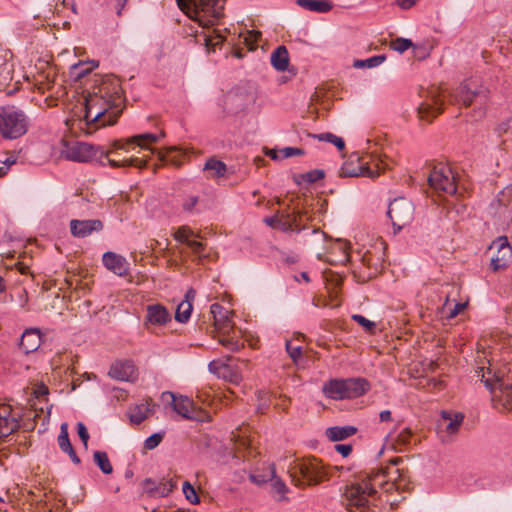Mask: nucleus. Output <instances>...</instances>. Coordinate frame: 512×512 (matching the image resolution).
<instances>
[{
    "label": "nucleus",
    "mask_w": 512,
    "mask_h": 512,
    "mask_svg": "<svg viewBox=\"0 0 512 512\" xmlns=\"http://www.w3.org/2000/svg\"><path fill=\"white\" fill-rule=\"evenodd\" d=\"M17 161V156L11 154L10 156H8L4 161L3 163L5 164L6 167H10L11 165L15 164Z\"/></svg>",
    "instance_id": "nucleus-64"
},
{
    "label": "nucleus",
    "mask_w": 512,
    "mask_h": 512,
    "mask_svg": "<svg viewBox=\"0 0 512 512\" xmlns=\"http://www.w3.org/2000/svg\"><path fill=\"white\" fill-rule=\"evenodd\" d=\"M345 399L357 398L370 390L369 382L364 378L345 379Z\"/></svg>",
    "instance_id": "nucleus-25"
},
{
    "label": "nucleus",
    "mask_w": 512,
    "mask_h": 512,
    "mask_svg": "<svg viewBox=\"0 0 512 512\" xmlns=\"http://www.w3.org/2000/svg\"><path fill=\"white\" fill-rule=\"evenodd\" d=\"M248 96L243 92L228 93L224 98V110L228 114H237L248 106Z\"/></svg>",
    "instance_id": "nucleus-24"
},
{
    "label": "nucleus",
    "mask_w": 512,
    "mask_h": 512,
    "mask_svg": "<svg viewBox=\"0 0 512 512\" xmlns=\"http://www.w3.org/2000/svg\"><path fill=\"white\" fill-rule=\"evenodd\" d=\"M490 250H496L492 256L490 267L494 272L505 270L512 261V247L507 237L501 236L495 239L489 247Z\"/></svg>",
    "instance_id": "nucleus-12"
},
{
    "label": "nucleus",
    "mask_w": 512,
    "mask_h": 512,
    "mask_svg": "<svg viewBox=\"0 0 512 512\" xmlns=\"http://www.w3.org/2000/svg\"><path fill=\"white\" fill-rule=\"evenodd\" d=\"M345 379H331L323 385V393L334 400L345 399Z\"/></svg>",
    "instance_id": "nucleus-29"
},
{
    "label": "nucleus",
    "mask_w": 512,
    "mask_h": 512,
    "mask_svg": "<svg viewBox=\"0 0 512 512\" xmlns=\"http://www.w3.org/2000/svg\"><path fill=\"white\" fill-rule=\"evenodd\" d=\"M417 1L418 0H397V3L402 9H410Z\"/></svg>",
    "instance_id": "nucleus-61"
},
{
    "label": "nucleus",
    "mask_w": 512,
    "mask_h": 512,
    "mask_svg": "<svg viewBox=\"0 0 512 512\" xmlns=\"http://www.w3.org/2000/svg\"><path fill=\"white\" fill-rule=\"evenodd\" d=\"M273 489L279 494H285L287 492L286 484L280 478H274L273 480Z\"/></svg>",
    "instance_id": "nucleus-57"
},
{
    "label": "nucleus",
    "mask_w": 512,
    "mask_h": 512,
    "mask_svg": "<svg viewBox=\"0 0 512 512\" xmlns=\"http://www.w3.org/2000/svg\"><path fill=\"white\" fill-rule=\"evenodd\" d=\"M286 350L294 362H297L301 357L302 348L300 346H293L291 341H286Z\"/></svg>",
    "instance_id": "nucleus-50"
},
{
    "label": "nucleus",
    "mask_w": 512,
    "mask_h": 512,
    "mask_svg": "<svg viewBox=\"0 0 512 512\" xmlns=\"http://www.w3.org/2000/svg\"><path fill=\"white\" fill-rule=\"evenodd\" d=\"M335 450L340 453L343 457H347L352 452V446L350 444H336Z\"/></svg>",
    "instance_id": "nucleus-59"
},
{
    "label": "nucleus",
    "mask_w": 512,
    "mask_h": 512,
    "mask_svg": "<svg viewBox=\"0 0 512 512\" xmlns=\"http://www.w3.org/2000/svg\"><path fill=\"white\" fill-rule=\"evenodd\" d=\"M97 93L107 98L117 108H120L124 102V91L120 80L114 75H106L103 78Z\"/></svg>",
    "instance_id": "nucleus-14"
},
{
    "label": "nucleus",
    "mask_w": 512,
    "mask_h": 512,
    "mask_svg": "<svg viewBox=\"0 0 512 512\" xmlns=\"http://www.w3.org/2000/svg\"><path fill=\"white\" fill-rule=\"evenodd\" d=\"M62 154L66 159L76 162L101 161L102 159H107L109 165L113 168L129 166L143 168L147 164L145 160L137 157L121 160L110 158L111 154H115L114 150H105L101 146H94L79 141H63Z\"/></svg>",
    "instance_id": "nucleus-2"
},
{
    "label": "nucleus",
    "mask_w": 512,
    "mask_h": 512,
    "mask_svg": "<svg viewBox=\"0 0 512 512\" xmlns=\"http://www.w3.org/2000/svg\"><path fill=\"white\" fill-rule=\"evenodd\" d=\"M498 203L504 208L503 214L512 218V188H504L498 195Z\"/></svg>",
    "instance_id": "nucleus-39"
},
{
    "label": "nucleus",
    "mask_w": 512,
    "mask_h": 512,
    "mask_svg": "<svg viewBox=\"0 0 512 512\" xmlns=\"http://www.w3.org/2000/svg\"><path fill=\"white\" fill-rule=\"evenodd\" d=\"M204 170L211 171V177L220 178L225 175L227 171V166L223 161L211 157L206 161L204 165Z\"/></svg>",
    "instance_id": "nucleus-38"
},
{
    "label": "nucleus",
    "mask_w": 512,
    "mask_h": 512,
    "mask_svg": "<svg viewBox=\"0 0 512 512\" xmlns=\"http://www.w3.org/2000/svg\"><path fill=\"white\" fill-rule=\"evenodd\" d=\"M210 314L213 318L214 327L217 333L233 332L234 323L231 317L233 312L225 309L219 303H214L210 307Z\"/></svg>",
    "instance_id": "nucleus-17"
},
{
    "label": "nucleus",
    "mask_w": 512,
    "mask_h": 512,
    "mask_svg": "<svg viewBox=\"0 0 512 512\" xmlns=\"http://www.w3.org/2000/svg\"><path fill=\"white\" fill-rule=\"evenodd\" d=\"M419 96L422 101L417 108V112L421 120L431 122L443 112L444 95L441 87L432 85L428 88H423Z\"/></svg>",
    "instance_id": "nucleus-8"
},
{
    "label": "nucleus",
    "mask_w": 512,
    "mask_h": 512,
    "mask_svg": "<svg viewBox=\"0 0 512 512\" xmlns=\"http://www.w3.org/2000/svg\"><path fill=\"white\" fill-rule=\"evenodd\" d=\"M281 154V159L289 158L293 156H301L304 154V150L301 148L295 147H285L279 151Z\"/></svg>",
    "instance_id": "nucleus-51"
},
{
    "label": "nucleus",
    "mask_w": 512,
    "mask_h": 512,
    "mask_svg": "<svg viewBox=\"0 0 512 512\" xmlns=\"http://www.w3.org/2000/svg\"><path fill=\"white\" fill-rule=\"evenodd\" d=\"M429 186L439 195H455L457 184L452 170L446 166H435L428 176Z\"/></svg>",
    "instance_id": "nucleus-10"
},
{
    "label": "nucleus",
    "mask_w": 512,
    "mask_h": 512,
    "mask_svg": "<svg viewBox=\"0 0 512 512\" xmlns=\"http://www.w3.org/2000/svg\"><path fill=\"white\" fill-rule=\"evenodd\" d=\"M173 238L181 243L186 245L193 255L198 258L203 256V253L206 249V243L198 240L201 236L198 233H195L189 226L183 225L177 228V230L173 233Z\"/></svg>",
    "instance_id": "nucleus-13"
},
{
    "label": "nucleus",
    "mask_w": 512,
    "mask_h": 512,
    "mask_svg": "<svg viewBox=\"0 0 512 512\" xmlns=\"http://www.w3.org/2000/svg\"><path fill=\"white\" fill-rule=\"evenodd\" d=\"M442 423L445 431L450 434L458 433L464 419V415L462 413H452L449 411H442L441 413Z\"/></svg>",
    "instance_id": "nucleus-28"
},
{
    "label": "nucleus",
    "mask_w": 512,
    "mask_h": 512,
    "mask_svg": "<svg viewBox=\"0 0 512 512\" xmlns=\"http://www.w3.org/2000/svg\"><path fill=\"white\" fill-rule=\"evenodd\" d=\"M84 108L86 123H99L100 126L113 125L122 113L121 108L115 107L107 98L97 92L88 94L85 98Z\"/></svg>",
    "instance_id": "nucleus-5"
},
{
    "label": "nucleus",
    "mask_w": 512,
    "mask_h": 512,
    "mask_svg": "<svg viewBox=\"0 0 512 512\" xmlns=\"http://www.w3.org/2000/svg\"><path fill=\"white\" fill-rule=\"evenodd\" d=\"M223 41H224V38L219 33H217L215 35H210V36L206 37V39H205V43L208 48L220 45L223 43Z\"/></svg>",
    "instance_id": "nucleus-54"
},
{
    "label": "nucleus",
    "mask_w": 512,
    "mask_h": 512,
    "mask_svg": "<svg viewBox=\"0 0 512 512\" xmlns=\"http://www.w3.org/2000/svg\"><path fill=\"white\" fill-rule=\"evenodd\" d=\"M41 345V334L38 329H27L21 336L19 346L26 353L36 351Z\"/></svg>",
    "instance_id": "nucleus-26"
},
{
    "label": "nucleus",
    "mask_w": 512,
    "mask_h": 512,
    "mask_svg": "<svg viewBox=\"0 0 512 512\" xmlns=\"http://www.w3.org/2000/svg\"><path fill=\"white\" fill-rule=\"evenodd\" d=\"M218 342L230 352H237L244 347V343L236 336L235 331L229 333H217Z\"/></svg>",
    "instance_id": "nucleus-33"
},
{
    "label": "nucleus",
    "mask_w": 512,
    "mask_h": 512,
    "mask_svg": "<svg viewBox=\"0 0 512 512\" xmlns=\"http://www.w3.org/2000/svg\"><path fill=\"white\" fill-rule=\"evenodd\" d=\"M158 158L162 162L170 163L176 167H179L182 162L179 159L181 155L180 149L176 146L167 147L164 150L157 151Z\"/></svg>",
    "instance_id": "nucleus-37"
},
{
    "label": "nucleus",
    "mask_w": 512,
    "mask_h": 512,
    "mask_svg": "<svg viewBox=\"0 0 512 512\" xmlns=\"http://www.w3.org/2000/svg\"><path fill=\"white\" fill-rule=\"evenodd\" d=\"M19 427V422L16 418L10 417V411L4 408L0 412V438H5L15 432Z\"/></svg>",
    "instance_id": "nucleus-31"
},
{
    "label": "nucleus",
    "mask_w": 512,
    "mask_h": 512,
    "mask_svg": "<svg viewBox=\"0 0 512 512\" xmlns=\"http://www.w3.org/2000/svg\"><path fill=\"white\" fill-rule=\"evenodd\" d=\"M193 306L192 303L189 301H182L177 306L176 312H175V319L176 321L180 323H186L192 313Z\"/></svg>",
    "instance_id": "nucleus-41"
},
{
    "label": "nucleus",
    "mask_w": 512,
    "mask_h": 512,
    "mask_svg": "<svg viewBox=\"0 0 512 512\" xmlns=\"http://www.w3.org/2000/svg\"><path fill=\"white\" fill-rule=\"evenodd\" d=\"M172 321V316L167 308L162 304H150L146 307L144 326L152 331L154 327H162Z\"/></svg>",
    "instance_id": "nucleus-15"
},
{
    "label": "nucleus",
    "mask_w": 512,
    "mask_h": 512,
    "mask_svg": "<svg viewBox=\"0 0 512 512\" xmlns=\"http://www.w3.org/2000/svg\"><path fill=\"white\" fill-rule=\"evenodd\" d=\"M93 458L95 464L104 474H111L113 472L112 464L106 452L96 451L94 452Z\"/></svg>",
    "instance_id": "nucleus-40"
},
{
    "label": "nucleus",
    "mask_w": 512,
    "mask_h": 512,
    "mask_svg": "<svg viewBox=\"0 0 512 512\" xmlns=\"http://www.w3.org/2000/svg\"><path fill=\"white\" fill-rule=\"evenodd\" d=\"M134 374V365L130 362L116 363L111 366L109 375L121 381H128Z\"/></svg>",
    "instance_id": "nucleus-32"
},
{
    "label": "nucleus",
    "mask_w": 512,
    "mask_h": 512,
    "mask_svg": "<svg viewBox=\"0 0 512 512\" xmlns=\"http://www.w3.org/2000/svg\"><path fill=\"white\" fill-rule=\"evenodd\" d=\"M379 418L381 422H391L392 414L390 410H383L379 414Z\"/></svg>",
    "instance_id": "nucleus-62"
},
{
    "label": "nucleus",
    "mask_w": 512,
    "mask_h": 512,
    "mask_svg": "<svg viewBox=\"0 0 512 512\" xmlns=\"http://www.w3.org/2000/svg\"><path fill=\"white\" fill-rule=\"evenodd\" d=\"M164 433H154L149 436L144 442V448L147 450H152L156 448L163 440Z\"/></svg>",
    "instance_id": "nucleus-47"
},
{
    "label": "nucleus",
    "mask_w": 512,
    "mask_h": 512,
    "mask_svg": "<svg viewBox=\"0 0 512 512\" xmlns=\"http://www.w3.org/2000/svg\"><path fill=\"white\" fill-rule=\"evenodd\" d=\"M386 60L385 55H376L365 59V68H373L382 64Z\"/></svg>",
    "instance_id": "nucleus-53"
},
{
    "label": "nucleus",
    "mask_w": 512,
    "mask_h": 512,
    "mask_svg": "<svg viewBox=\"0 0 512 512\" xmlns=\"http://www.w3.org/2000/svg\"><path fill=\"white\" fill-rule=\"evenodd\" d=\"M179 8L204 27L222 17L226 0H176Z\"/></svg>",
    "instance_id": "nucleus-4"
},
{
    "label": "nucleus",
    "mask_w": 512,
    "mask_h": 512,
    "mask_svg": "<svg viewBox=\"0 0 512 512\" xmlns=\"http://www.w3.org/2000/svg\"><path fill=\"white\" fill-rule=\"evenodd\" d=\"M342 467H326L320 460L312 457L295 461L289 468L292 482L298 487L314 486L322 481L329 480L333 471H338Z\"/></svg>",
    "instance_id": "nucleus-3"
},
{
    "label": "nucleus",
    "mask_w": 512,
    "mask_h": 512,
    "mask_svg": "<svg viewBox=\"0 0 512 512\" xmlns=\"http://www.w3.org/2000/svg\"><path fill=\"white\" fill-rule=\"evenodd\" d=\"M376 170L371 169L370 167L366 166L365 164H353L352 162H346L343 164V166L340 168L339 176L340 177H369L374 178L379 176L380 174V164L377 163Z\"/></svg>",
    "instance_id": "nucleus-21"
},
{
    "label": "nucleus",
    "mask_w": 512,
    "mask_h": 512,
    "mask_svg": "<svg viewBox=\"0 0 512 512\" xmlns=\"http://www.w3.org/2000/svg\"><path fill=\"white\" fill-rule=\"evenodd\" d=\"M412 432L410 429L405 428L396 437L395 444L400 447H404L410 444Z\"/></svg>",
    "instance_id": "nucleus-49"
},
{
    "label": "nucleus",
    "mask_w": 512,
    "mask_h": 512,
    "mask_svg": "<svg viewBox=\"0 0 512 512\" xmlns=\"http://www.w3.org/2000/svg\"><path fill=\"white\" fill-rule=\"evenodd\" d=\"M33 393H34L36 398H41V397L47 396L48 393H49V390H48V387L46 385L41 383L39 385H36V387L34 388V392Z\"/></svg>",
    "instance_id": "nucleus-60"
},
{
    "label": "nucleus",
    "mask_w": 512,
    "mask_h": 512,
    "mask_svg": "<svg viewBox=\"0 0 512 512\" xmlns=\"http://www.w3.org/2000/svg\"><path fill=\"white\" fill-rule=\"evenodd\" d=\"M183 493L190 503L198 504L200 502V498L197 495L195 488L187 481L183 484Z\"/></svg>",
    "instance_id": "nucleus-46"
},
{
    "label": "nucleus",
    "mask_w": 512,
    "mask_h": 512,
    "mask_svg": "<svg viewBox=\"0 0 512 512\" xmlns=\"http://www.w3.org/2000/svg\"><path fill=\"white\" fill-rule=\"evenodd\" d=\"M352 319L370 333H372L376 328V324L374 322L370 321L362 315L354 314L352 315Z\"/></svg>",
    "instance_id": "nucleus-48"
},
{
    "label": "nucleus",
    "mask_w": 512,
    "mask_h": 512,
    "mask_svg": "<svg viewBox=\"0 0 512 512\" xmlns=\"http://www.w3.org/2000/svg\"><path fill=\"white\" fill-rule=\"evenodd\" d=\"M249 478L257 485L264 484L275 478V467L274 465H270L263 474H250Z\"/></svg>",
    "instance_id": "nucleus-43"
},
{
    "label": "nucleus",
    "mask_w": 512,
    "mask_h": 512,
    "mask_svg": "<svg viewBox=\"0 0 512 512\" xmlns=\"http://www.w3.org/2000/svg\"><path fill=\"white\" fill-rule=\"evenodd\" d=\"M296 3L304 9L318 13H326L333 8L328 0H297Z\"/></svg>",
    "instance_id": "nucleus-35"
},
{
    "label": "nucleus",
    "mask_w": 512,
    "mask_h": 512,
    "mask_svg": "<svg viewBox=\"0 0 512 512\" xmlns=\"http://www.w3.org/2000/svg\"><path fill=\"white\" fill-rule=\"evenodd\" d=\"M281 221L282 219L279 218L278 214H275L272 217H266L264 219V222L272 228H281Z\"/></svg>",
    "instance_id": "nucleus-58"
},
{
    "label": "nucleus",
    "mask_w": 512,
    "mask_h": 512,
    "mask_svg": "<svg viewBox=\"0 0 512 512\" xmlns=\"http://www.w3.org/2000/svg\"><path fill=\"white\" fill-rule=\"evenodd\" d=\"M487 93L488 91L485 89L472 90L468 83H462L455 94V100L464 106H469L472 103L482 106L487 102Z\"/></svg>",
    "instance_id": "nucleus-18"
},
{
    "label": "nucleus",
    "mask_w": 512,
    "mask_h": 512,
    "mask_svg": "<svg viewBox=\"0 0 512 512\" xmlns=\"http://www.w3.org/2000/svg\"><path fill=\"white\" fill-rule=\"evenodd\" d=\"M104 266L119 276H126L129 273V263L125 257L114 252H105L102 257Z\"/></svg>",
    "instance_id": "nucleus-22"
},
{
    "label": "nucleus",
    "mask_w": 512,
    "mask_h": 512,
    "mask_svg": "<svg viewBox=\"0 0 512 512\" xmlns=\"http://www.w3.org/2000/svg\"><path fill=\"white\" fill-rule=\"evenodd\" d=\"M142 491L149 497H166L176 487V482L173 479H161L159 482L151 478H146L142 482Z\"/></svg>",
    "instance_id": "nucleus-19"
},
{
    "label": "nucleus",
    "mask_w": 512,
    "mask_h": 512,
    "mask_svg": "<svg viewBox=\"0 0 512 512\" xmlns=\"http://www.w3.org/2000/svg\"><path fill=\"white\" fill-rule=\"evenodd\" d=\"M261 37V32L259 31H249L248 35L245 37L244 41L249 46L250 49H253V45L258 41Z\"/></svg>",
    "instance_id": "nucleus-56"
},
{
    "label": "nucleus",
    "mask_w": 512,
    "mask_h": 512,
    "mask_svg": "<svg viewBox=\"0 0 512 512\" xmlns=\"http://www.w3.org/2000/svg\"><path fill=\"white\" fill-rule=\"evenodd\" d=\"M69 227L73 237L86 238L93 233L101 232L104 228V224L100 219H72L69 223Z\"/></svg>",
    "instance_id": "nucleus-16"
},
{
    "label": "nucleus",
    "mask_w": 512,
    "mask_h": 512,
    "mask_svg": "<svg viewBox=\"0 0 512 512\" xmlns=\"http://www.w3.org/2000/svg\"><path fill=\"white\" fill-rule=\"evenodd\" d=\"M154 403L152 400H146L145 402L135 405L130 409L129 418L134 424H141L150 414L154 412Z\"/></svg>",
    "instance_id": "nucleus-27"
},
{
    "label": "nucleus",
    "mask_w": 512,
    "mask_h": 512,
    "mask_svg": "<svg viewBox=\"0 0 512 512\" xmlns=\"http://www.w3.org/2000/svg\"><path fill=\"white\" fill-rule=\"evenodd\" d=\"M264 152H265V155L269 156L273 160H278V159L281 158V154L279 152H277L276 150H274V149L266 148L264 150Z\"/></svg>",
    "instance_id": "nucleus-63"
},
{
    "label": "nucleus",
    "mask_w": 512,
    "mask_h": 512,
    "mask_svg": "<svg viewBox=\"0 0 512 512\" xmlns=\"http://www.w3.org/2000/svg\"><path fill=\"white\" fill-rule=\"evenodd\" d=\"M390 48L399 53H403L409 48L416 49L413 42L410 39L406 38H396L395 40L391 41Z\"/></svg>",
    "instance_id": "nucleus-45"
},
{
    "label": "nucleus",
    "mask_w": 512,
    "mask_h": 512,
    "mask_svg": "<svg viewBox=\"0 0 512 512\" xmlns=\"http://www.w3.org/2000/svg\"><path fill=\"white\" fill-rule=\"evenodd\" d=\"M165 133L162 131L159 135L153 133H144L131 137L126 142L122 140H116L113 143L114 150L125 149L129 144H136L143 149H150L148 144L156 143L161 137H164Z\"/></svg>",
    "instance_id": "nucleus-23"
},
{
    "label": "nucleus",
    "mask_w": 512,
    "mask_h": 512,
    "mask_svg": "<svg viewBox=\"0 0 512 512\" xmlns=\"http://www.w3.org/2000/svg\"><path fill=\"white\" fill-rule=\"evenodd\" d=\"M324 177V171L315 169L307 172L303 175L304 180H306L309 183H315L318 180L322 179Z\"/></svg>",
    "instance_id": "nucleus-52"
},
{
    "label": "nucleus",
    "mask_w": 512,
    "mask_h": 512,
    "mask_svg": "<svg viewBox=\"0 0 512 512\" xmlns=\"http://www.w3.org/2000/svg\"><path fill=\"white\" fill-rule=\"evenodd\" d=\"M98 66L97 62H79L70 68V76L74 81H79L88 75L95 67Z\"/></svg>",
    "instance_id": "nucleus-36"
},
{
    "label": "nucleus",
    "mask_w": 512,
    "mask_h": 512,
    "mask_svg": "<svg viewBox=\"0 0 512 512\" xmlns=\"http://www.w3.org/2000/svg\"><path fill=\"white\" fill-rule=\"evenodd\" d=\"M402 462V458L396 457L385 467L360 473L358 481L345 488L347 509L350 512H381L376 497L377 486L386 492L408 487V470L398 467Z\"/></svg>",
    "instance_id": "nucleus-1"
},
{
    "label": "nucleus",
    "mask_w": 512,
    "mask_h": 512,
    "mask_svg": "<svg viewBox=\"0 0 512 512\" xmlns=\"http://www.w3.org/2000/svg\"><path fill=\"white\" fill-rule=\"evenodd\" d=\"M276 214L282 219L281 229L284 231H299L303 227V218L309 219L307 213L299 210L297 207H295L292 212L278 211Z\"/></svg>",
    "instance_id": "nucleus-20"
},
{
    "label": "nucleus",
    "mask_w": 512,
    "mask_h": 512,
    "mask_svg": "<svg viewBox=\"0 0 512 512\" xmlns=\"http://www.w3.org/2000/svg\"><path fill=\"white\" fill-rule=\"evenodd\" d=\"M77 433L83 442L84 446L87 447L89 440V433L86 426L82 422L77 423Z\"/></svg>",
    "instance_id": "nucleus-55"
},
{
    "label": "nucleus",
    "mask_w": 512,
    "mask_h": 512,
    "mask_svg": "<svg viewBox=\"0 0 512 512\" xmlns=\"http://www.w3.org/2000/svg\"><path fill=\"white\" fill-rule=\"evenodd\" d=\"M476 372L492 392L493 399L504 408L512 410V384L505 382L504 378L496 372L492 373L490 368L485 370L484 367H480Z\"/></svg>",
    "instance_id": "nucleus-7"
},
{
    "label": "nucleus",
    "mask_w": 512,
    "mask_h": 512,
    "mask_svg": "<svg viewBox=\"0 0 512 512\" xmlns=\"http://www.w3.org/2000/svg\"><path fill=\"white\" fill-rule=\"evenodd\" d=\"M161 397L163 401L168 402L173 410L184 419L199 422L210 420V416L202 409L197 408L194 402L186 396H177L167 391L163 392Z\"/></svg>",
    "instance_id": "nucleus-9"
},
{
    "label": "nucleus",
    "mask_w": 512,
    "mask_h": 512,
    "mask_svg": "<svg viewBox=\"0 0 512 512\" xmlns=\"http://www.w3.org/2000/svg\"><path fill=\"white\" fill-rule=\"evenodd\" d=\"M57 441H58L59 448L64 453L72 452V450L74 449L70 442V439H69L67 423L61 424L60 434L58 435Z\"/></svg>",
    "instance_id": "nucleus-42"
},
{
    "label": "nucleus",
    "mask_w": 512,
    "mask_h": 512,
    "mask_svg": "<svg viewBox=\"0 0 512 512\" xmlns=\"http://www.w3.org/2000/svg\"><path fill=\"white\" fill-rule=\"evenodd\" d=\"M313 137L318 138L320 141H326L334 144L340 151L345 148L344 140L341 137H338L332 133H321L319 135H313Z\"/></svg>",
    "instance_id": "nucleus-44"
},
{
    "label": "nucleus",
    "mask_w": 512,
    "mask_h": 512,
    "mask_svg": "<svg viewBox=\"0 0 512 512\" xmlns=\"http://www.w3.org/2000/svg\"><path fill=\"white\" fill-rule=\"evenodd\" d=\"M357 433V428L352 425L347 426H333L329 427L325 431L326 437L332 441H342Z\"/></svg>",
    "instance_id": "nucleus-30"
},
{
    "label": "nucleus",
    "mask_w": 512,
    "mask_h": 512,
    "mask_svg": "<svg viewBox=\"0 0 512 512\" xmlns=\"http://www.w3.org/2000/svg\"><path fill=\"white\" fill-rule=\"evenodd\" d=\"M395 230L400 231L409 225L414 218V206L404 197L395 198L390 202L387 212Z\"/></svg>",
    "instance_id": "nucleus-11"
},
{
    "label": "nucleus",
    "mask_w": 512,
    "mask_h": 512,
    "mask_svg": "<svg viewBox=\"0 0 512 512\" xmlns=\"http://www.w3.org/2000/svg\"><path fill=\"white\" fill-rule=\"evenodd\" d=\"M271 64L278 71H285L289 65V53L285 46H278L271 53Z\"/></svg>",
    "instance_id": "nucleus-34"
},
{
    "label": "nucleus",
    "mask_w": 512,
    "mask_h": 512,
    "mask_svg": "<svg viewBox=\"0 0 512 512\" xmlns=\"http://www.w3.org/2000/svg\"><path fill=\"white\" fill-rule=\"evenodd\" d=\"M29 128V118L23 110L15 106L0 108V135L5 139H18Z\"/></svg>",
    "instance_id": "nucleus-6"
}]
</instances>
